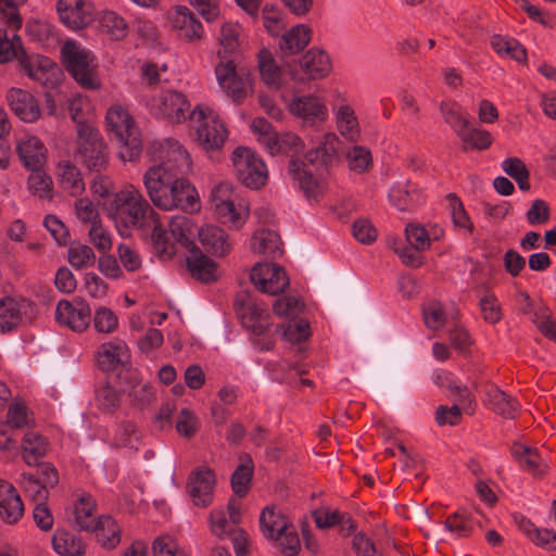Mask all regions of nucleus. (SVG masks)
<instances>
[{
	"label": "nucleus",
	"mask_w": 556,
	"mask_h": 556,
	"mask_svg": "<svg viewBox=\"0 0 556 556\" xmlns=\"http://www.w3.org/2000/svg\"><path fill=\"white\" fill-rule=\"evenodd\" d=\"M173 157L150 167L143 182L152 203L162 210L180 208L186 213L200 211V198L191 182L182 175L190 168L189 154L178 149Z\"/></svg>",
	"instance_id": "nucleus-1"
},
{
	"label": "nucleus",
	"mask_w": 556,
	"mask_h": 556,
	"mask_svg": "<svg viewBox=\"0 0 556 556\" xmlns=\"http://www.w3.org/2000/svg\"><path fill=\"white\" fill-rule=\"evenodd\" d=\"M338 142L339 139L334 134H327L324 142L305 154V162L293 157L289 161V174L299 182L301 190L308 200L318 201L319 197L324 194L325 188L307 166H316L319 178L328 173V169L337 162L336 144Z\"/></svg>",
	"instance_id": "nucleus-2"
},
{
	"label": "nucleus",
	"mask_w": 556,
	"mask_h": 556,
	"mask_svg": "<svg viewBox=\"0 0 556 556\" xmlns=\"http://www.w3.org/2000/svg\"><path fill=\"white\" fill-rule=\"evenodd\" d=\"M108 216L122 236L131 228H143L154 222L157 214L138 190L119 191L106 206Z\"/></svg>",
	"instance_id": "nucleus-3"
},
{
	"label": "nucleus",
	"mask_w": 556,
	"mask_h": 556,
	"mask_svg": "<svg viewBox=\"0 0 556 556\" xmlns=\"http://www.w3.org/2000/svg\"><path fill=\"white\" fill-rule=\"evenodd\" d=\"M106 128L121 143L119 157L134 161L142 151L140 131L130 114L119 105H113L106 112Z\"/></svg>",
	"instance_id": "nucleus-4"
},
{
	"label": "nucleus",
	"mask_w": 556,
	"mask_h": 556,
	"mask_svg": "<svg viewBox=\"0 0 556 556\" xmlns=\"http://www.w3.org/2000/svg\"><path fill=\"white\" fill-rule=\"evenodd\" d=\"M64 68L84 89L97 90L101 83L97 73L98 64L94 55L74 41H67L61 49Z\"/></svg>",
	"instance_id": "nucleus-5"
},
{
	"label": "nucleus",
	"mask_w": 556,
	"mask_h": 556,
	"mask_svg": "<svg viewBox=\"0 0 556 556\" xmlns=\"http://www.w3.org/2000/svg\"><path fill=\"white\" fill-rule=\"evenodd\" d=\"M219 87L237 104L253 92V78L250 70L239 67L232 58L219 59L215 66Z\"/></svg>",
	"instance_id": "nucleus-6"
},
{
	"label": "nucleus",
	"mask_w": 556,
	"mask_h": 556,
	"mask_svg": "<svg viewBox=\"0 0 556 556\" xmlns=\"http://www.w3.org/2000/svg\"><path fill=\"white\" fill-rule=\"evenodd\" d=\"M189 119L194 126V141L204 151H218L223 148L227 129L216 118L208 117L201 105H197L190 113Z\"/></svg>",
	"instance_id": "nucleus-7"
},
{
	"label": "nucleus",
	"mask_w": 556,
	"mask_h": 556,
	"mask_svg": "<svg viewBox=\"0 0 556 556\" xmlns=\"http://www.w3.org/2000/svg\"><path fill=\"white\" fill-rule=\"evenodd\" d=\"M233 307L242 326L254 334L263 336L269 330L271 323L267 306L257 302L250 292L237 293Z\"/></svg>",
	"instance_id": "nucleus-8"
},
{
	"label": "nucleus",
	"mask_w": 556,
	"mask_h": 556,
	"mask_svg": "<svg viewBox=\"0 0 556 556\" xmlns=\"http://www.w3.org/2000/svg\"><path fill=\"white\" fill-rule=\"evenodd\" d=\"M232 163L238 180L248 188L260 189L267 180L265 163L245 147L232 152Z\"/></svg>",
	"instance_id": "nucleus-9"
},
{
	"label": "nucleus",
	"mask_w": 556,
	"mask_h": 556,
	"mask_svg": "<svg viewBox=\"0 0 556 556\" xmlns=\"http://www.w3.org/2000/svg\"><path fill=\"white\" fill-rule=\"evenodd\" d=\"M78 138L77 154L80 156L83 165L94 173L105 170L109 164V153L99 131L93 127H83L78 131Z\"/></svg>",
	"instance_id": "nucleus-10"
},
{
	"label": "nucleus",
	"mask_w": 556,
	"mask_h": 556,
	"mask_svg": "<svg viewBox=\"0 0 556 556\" xmlns=\"http://www.w3.org/2000/svg\"><path fill=\"white\" fill-rule=\"evenodd\" d=\"M34 58L28 55L22 46V39L14 34L11 39L8 38L7 30L0 28V63L11 60H17L21 70L30 78L42 80L46 76V64L36 65Z\"/></svg>",
	"instance_id": "nucleus-11"
},
{
	"label": "nucleus",
	"mask_w": 556,
	"mask_h": 556,
	"mask_svg": "<svg viewBox=\"0 0 556 556\" xmlns=\"http://www.w3.org/2000/svg\"><path fill=\"white\" fill-rule=\"evenodd\" d=\"M215 485V471L210 467L200 466L190 472L188 477L187 491L195 506L207 507L213 502Z\"/></svg>",
	"instance_id": "nucleus-12"
},
{
	"label": "nucleus",
	"mask_w": 556,
	"mask_h": 556,
	"mask_svg": "<svg viewBox=\"0 0 556 556\" xmlns=\"http://www.w3.org/2000/svg\"><path fill=\"white\" fill-rule=\"evenodd\" d=\"M250 278L260 291L271 295L283 292L289 286L286 270L276 264H255L251 270Z\"/></svg>",
	"instance_id": "nucleus-13"
},
{
	"label": "nucleus",
	"mask_w": 556,
	"mask_h": 556,
	"mask_svg": "<svg viewBox=\"0 0 556 556\" xmlns=\"http://www.w3.org/2000/svg\"><path fill=\"white\" fill-rule=\"evenodd\" d=\"M56 320L77 332L88 328L91 321V308L83 299L74 302L61 300L55 308Z\"/></svg>",
	"instance_id": "nucleus-14"
},
{
	"label": "nucleus",
	"mask_w": 556,
	"mask_h": 556,
	"mask_svg": "<svg viewBox=\"0 0 556 556\" xmlns=\"http://www.w3.org/2000/svg\"><path fill=\"white\" fill-rule=\"evenodd\" d=\"M61 22L72 29H81L93 22V7L85 0H59Z\"/></svg>",
	"instance_id": "nucleus-15"
},
{
	"label": "nucleus",
	"mask_w": 556,
	"mask_h": 556,
	"mask_svg": "<svg viewBox=\"0 0 556 556\" xmlns=\"http://www.w3.org/2000/svg\"><path fill=\"white\" fill-rule=\"evenodd\" d=\"M186 263L191 277L203 283H213L219 278L217 263L205 255L197 245L190 249Z\"/></svg>",
	"instance_id": "nucleus-16"
},
{
	"label": "nucleus",
	"mask_w": 556,
	"mask_h": 556,
	"mask_svg": "<svg viewBox=\"0 0 556 556\" xmlns=\"http://www.w3.org/2000/svg\"><path fill=\"white\" fill-rule=\"evenodd\" d=\"M289 111L311 126L326 121L328 116L326 105L314 96L294 98L289 105Z\"/></svg>",
	"instance_id": "nucleus-17"
},
{
	"label": "nucleus",
	"mask_w": 556,
	"mask_h": 556,
	"mask_svg": "<svg viewBox=\"0 0 556 556\" xmlns=\"http://www.w3.org/2000/svg\"><path fill=\"white\" fill-rule=\"evenodd\" d=\"M7 99L13 113L23 122L33 123L39 118L40 106L30 92L12 88L9 90Z\"/></svg>",
	"instance_id": "nucleus-18"
},
{
	"label": "nucleus",
	"mask_w": 556,
	"mask_h": 556,
	"mask_svg": "<svg viewBox=\"0 0 556 556\" xmlns=\"http://www.w3.org/2000/svg\"><path fill=\"white\" fill-rule=\"evenodd\" d=\"M23 514L24 504L15 486L0 480V518L8 525H14Z\"/></svg>",
	"instance_id": "nucleus-19"
},
{
	"label": "nucleus",
	"mask_w": 556,
	"mask_h": 556,
	"mask_svg": "<svg viewBox=\"0 0 556 556\" xmlns=\"http://www.w3.org/2000/svg\"><path fill=\"white\" fill-rule=\"evenodd\" d=\"M159 113L173 123H181L189 118L190 103L179 91H166L160 100Z\"/></svg>",
	"instance_id": "nucleus-20"
},
{
	"label": "nucleus",
	"mask_w": 556,
	"mask_h": 556,
	"mask_svg": "<svg viewBox=\"0 0 556 556\" xmlns=\"http://www.w3.org/2000/svg\"><path fill=\"white\" fill-rule=\"evenodd\" d=\"M128 348L122 340L105 342L97 353L98 366L102 371H111L129 363Z\"/></svg>",
	"instance_id": "nucleus-21"
},
{
	"label": "nucleus",
	"mask_w": 556,
	"mask_h": 556,
	"mask_svg": "<svg viewBox=\"0 0 556 556\" xmlns=\"http://www.w3.org/2000/svg\"><path fill=\"white\" fill-rule=\"evenodd\" d=\"M172 24L178 35L188 41H197L202 38V24L187 7H177L172 15Z\"/></svg>",
	"instance_id": "nucleus-22"
},
{
	"label": "nucleus",
	"mask_w": 556,
	"mask_h": 556,
	"mask_svg": "<svg viewBox=\"0 0 556 556\" xmlns=\"http://www.w3.org/2000/svg\"><path fill=\"white\" fill-rule=\"evenodd\" d=\"M302 72L308 79H321L331 71L330 59L323 50L312 48L299 61Z\"/></svg>",
	"instance_id": "nucleus-23"
},
{
	"label": "nucleus",
	"mask_w": 556,
	"mask_h": 556,
	"mask_svg": "<svg viewBox=\"0 0 556 556\" xmlns=\"http://www.w3.org/2000/svg\"><path fill=\"white\" fill-rule=\"evenodd\" d=\"M312 29L304 24H298L286 31L279 40L282 58L300 53L311 41Z\"/></svg>",
	"instance_id": "nucleus-24"
},
{
	"label": "nucleus",
	"mask_w": 556,
	"mask_h": 556,
	"mask_svg": "<svg viewBox=\"0 0 556 556\" xmlns=\"http://www.w3.org/2000/svg\"><path fill=\"white\" fill-rule=\"evenodd\" d=\"M17 154L27 169L43 167L47 160V149L37 137H28L17 144Z\"/></svg>",
	"instance_id": "nucleus-25"
},
{
	"label": "nucleus",
	"mask_w": 556,
	"mask_h": 556,
	"mask_svg": "<svg viewBox=\"0 0 556 556\" xmlns=\"http://www.w3.org/2000/svg\"><path fill=\"white\" fill-rule=\"evenodd\" d=\"M199 238L207 252L215 256H225L230 252L231 243L227 232L213 225H206L199 230Z\"/></svg>",
	"instance_id": "nucleus-26"
},
{
	"label": "nucleus",
	"mask_w": 556,
	"mask_h": 556,
	"mask_svg": "<svg viewBox=\"0 0 556 556\" xmlns=\"http://www.w3.org/2000/svg\"><path fill=\"white\" fill-rule=\"evenodd\" d=\"M289 521L286 516L275 507H265L260 516V527L263 535L268 540H278L288 530Z\"/></svg>",
	"instance_id": "nucleus-27"
},
{
	"label": "nucleus",
	"mask_w": 556,
	"mask_h": 556,
	"mask_svg": "<svg viewBox=\"0 0 556 556\" xmlns=\"http://www.w3.org/2000/svg\"><path fill=\"white\" fill-rule=\"evenodd\" d=\"M239 459L241 463L232 472L230 483L233 493L239 497H243L251 489V482L254 475V462L248 453L241 454Z\"/></svg>",
	"instance_id": "nucleus-28"
},
{
	"label": "nucleus",
	"mask_w": 556,
	"mask_h": 556,
	"mask_svg": "<svg viewBox=\"0 0 556 556\" xmlns=\"http://www.w3.org/2000/svg\"><path fill=\"white\" fill-rule=\"evenodd\" d=\"M88 532H94L97 541L106 549H114L121 542V529L108 515L100 516L94 523V529Z\"/></svg>",
	"instance_id": "nucleus-29"
},
{
	"label": "nucleus",
	"mask_w": 556,
	"mask_h": 556,
	"mask_svg": "<svg viewBox=\"0 0 556 556\" xmlns=\"http://www.w3.org/2000/svg\"><path fill=\"white\" fill-rule=\"evenodd\" d=\"M251 248L254 252L276 258L282 255V242L276 231L260 229L252 237Z\"/></svg>",
	"instance_id": "nucleus-30"
},
{
	"label": "nucleus",
	"mask_w": 556,
	"mask_h": 556,
	"mask_svg": "<svg viewBox=\"0 0 556 556\" xmlns=\"http://www.w3.org/2000/svg\"><path fill=\"white\" fill-rule=\"evenodd\" d=\"M510 452L519 465L535 477H541L546 469L536 450L515 442Z\"/></svg>",
	"instance_id": "nucleus-31"
},
{
	"label": "nucleus",
	"mask_w": 556,
	"mask_h": 556,
	"mask_svg": "<svg viewBox=\"0 0 556 556\" xmlns=\"http://www.w3.org/2000/svg\"><path fill=\"white\" fill-rule=\"evenodd\" d=\"M22 448L23 459L28 466H31V464H38L40 458L46 456L48 442L40 433L29 431L23 437Z\"/></svg>",
	"instance_id": "nucleus-32"
},
{
	"label": "nucleus",
	"mask_w": 556,
	"mask_h": 556,
	"mask_svg": "<svg viewBox=\"0 0 556 556\" xmlns=\"http://www.w3.org/2000/svg\"><path fill=\"white\" fill-rule=\"evenodd\" d=\"M96 501L89 494L81 495L75 503V523L79 530L89 531L94 529L97 519L92 517L96 510Z\"/></svg>",
	"instance_id": "nucleus-33"
},
{
	"label": "nucleus",
	"mask_w": 556,
	"mask_h": 556,
	"mask_svg": "<svg viewBox=\"0 0 556 556\" xmlns=\"http://www.w3.org/2000/svg\"><path fill=\"white\" fill-rule=\"evenodd\" d=\"M258 68L263 81L276 89L280 88V75L282 70L276 64L271 52L263 49L258 54Z\"/></svg>",
	"instance_id": "nucleus-34"
},
{
	"label": "nucleus",
	"mask_w": 556,
	"mask_h": 556,
	"mask_svg": "<svg viewBox=\"0 0 556 556\" xmlns=\"http://www.w3.org/2000/svg\"><path fill=\"white\" fill-rule=\"evenodd\" d=\"M52 544L61 556H83L86 549L81 539L68 532L54 534Z\"/></svg>",
	"instance_id": "nucleus-35"
},
{
	"label": "nucleus",
	"mask_w": 556,
	"mask_h": 556,
	"mask_svg": "<svg viewBox=\"0 0 556 556\" xmlns=\"http://www.w3.org/2000/svg\"><path fill=\"white\" fill-rule=\"evenodd\" d=\"M151 240L159 257L169 260L176 254L175 243L172 242L168 231L162 228L157 217L153 222Z\"/></svg>",
	"instance_id": "nucleus-36"
},
{
	"label": "nucleus",
	"mask_w": 556,
	"mask_h": 556,
	"mask_svg": "<svg viewBox=\"0 0 556 556\" xmlns=\"http://www.w3.org/2000/svg\"><path fill=\"white\" fill-rule=\"evenodd\" d=\"M240 26L237 23H224L220 30L219 42L222 49L217 51L218 59L231 58L239 47Z\"/></svg>",
	"instance_id": "nucleus-37"
},
{
	"label": "nucleus",
	"mask_w": 556,
	"mask_h": 556,
	"mask_svg": "<svg viewBox=\"0 0 556 556\" xmlns=\"http://www.w3.org/2000/svg\"><path fill=\"white\" fill-rule=\"evenodd\" d=\"M490 402L493 410L504 418H515L519 409V403L498 388H493L490 393Z\"/></svg>",
	"instance_id": "nucleus-38"
},
{
	"label": "nucleus",
	"mask_w": 556,
	"mask_h": 556,
	"mask_svg": "<svg viewBox=\"0 0 556 556\" xmlns=\"http://www.w3.org/2000/svg\"><path fill=\"white\" fill-rule=\"evenodd\" d=\"M59 178L65 189H70L72 194L81 193L85 190V184L80 170L71 162L59 164Z\"/></svg>",
	"instance_id": "nucleus-39"
},
{
	"label": "nucleus",
	"mask_w": 556,
	"mask_h": 556,
	"mask_svg": "<svg viewBox=\"0 0 556 556\" xmlns=\"http://www.w3.org/2000/svg\"><path fill=\"white\" fill-rule=\"evenodd\" d=\"M21 312L15 300L5 298L0 300V331L10 332L21 323Z\"/></svg>",
	"instance_id": "nucleus-40"
},
{
	"label": "nucleus",
	"mask_w": 556,
	"mask_h": 556,
	"mask_svg": "<svg viewBox=\"0 0 556 556\" xmlns=\"http://www.w3.org/2000/svg\"><path fill=\"white\" fill-rule=\"evenodd\" d=\"M67 260L74 268L83 269L96 263V254L89 245L73 242L67 251Z\"/></svg>",
	"instance_id": "nucleus-41"
},
{
	"label": "nucleus",
	"mask_w": 556,
	"mask_h": 556,
	"mask_svg": "<svg viewBox=\"0 0 556 556\" xmlns=\"http://www.w3.org/2000/svg\"><path fill=\"white\" fill-rule=\"evenodd\" d=\"M31 174L28 177L27 185L28 189L37 194L40 199L52 198V179L43 170V167L37 169H30Z\"/></svg>",
	"instance_id": "nucleus-42"
},
{
	"label": "nucleus",
	"mask_w": 556,
	"mask_h": 556,
	"mask_svg": "<svg viewBox=\"0 0 556 556\" xmlns=\"http://www.w3.org/2000/svg\"><path fill=\"white\" fill-rule=\"evenodd\" d=\"M440 111L445 123L454 129L458 137L470 125L468 117L457 110L455 102H442Z\"/></svg>",
	"instance_id": "nucleus-43"
},
{
	"label": "nucleus",
	"mask_w": 556,
	"mask_h": 556,
	"mask_svg": "<svg viewBox=\"0 0 556 556\" xmlns=\"http://www.w3.org/2000/svg\"><path fill=\"white\" fill-rule=\"evenodd\" d=\"M338 128L340 134L351 141H356L359 131L357 118L354 111L349 105H342L338 112Z\"/></svg>",
	"instance_id": "nucleus-44"
},
{
	"label": "nucleus",
	"mask_w": 556,
	"mask_h": 556,
	"mask_svg": "<svg viewBox=\"0 0 556 556\" xmlns=\"http://www.w3.org/2000/svg\"><path fill=\"white\" fill-rule=\"evenodd\" d=\"M277 328H281L283 338L292 343H301L311 336L309 324L303 318L292 319L286 326L281 325Z\"/></svg>",
	"instance_id": "nucleus-45"
},
{
	"label": "nucleus",
	"mask_w": 556,
	"mask_h": 556,
	"mask_svg": "<svg viewBox=\"0 0 556 556\" xmlns=\"http://www.w3.org/2000/svg\"><path fill=\"white\" fill-rule=\"evenodd\" d=\"M406 187L409 185L407 184ZM391 199L399 210L407 211L419 204L422 201V195L416 188H405L393 190Z\"/></svg>",
	"instance_id": "nucleus-46"
},
{
	"label": "nucleus",
	"mask_w": 556,
	"mask_h": 556,
	"mask_svg": "<svg viewBox=\"0 0 556 556\" xmlns=\"http://www.w3.org/2000/svg\"><path fill=\"white\" fill-rule=\"evenodd\" d=\"M96 401L99 408L113 412L119 406L121 392H117L112 386L105 382L96 390Z\"/></svg>",
	"instance_id": "nucleus-47"
},
{
	"label": "nucleus",
	"mask_w": 556,
	"mask_h": 556,
	"mask_svg": "<svg viewBox=\"0 0 556 556\" xmlns=\"http://www.w3.org/2000/svg\"><path fill=\"white\" fill-rule=\"evenodd\" d=\"M425 324L428 328L438 330L445 324V312L441 302L432 300L422 307Z\"/></svg>",
	"instance_id": "nucleus-48"
},
{
	"label": "nucleus",
	"mask_w": 556,
	"mask_h": 556,
	"mask_svg": "<svg viewBox=\"0 0 556 556\" xmlns=\"http://www.w3.org/2000/svg\"><path fill=\"white\" fill-rule=\"evenodd\" d=\"M215 212L222 223H229L237 229L244 224L247 217V214L237 211L233 201L226 202L220 200L219 204L215 206Z\"/></svg>",
	"instance_id": "nucleus-49"
},
{
	"label": "nucleus",
	"mask_w": 556,
	"mask_h": 556,
	"mask_svg": "<svg viewBox=\"0 0 556 556\" xmlns=\"http://www.w3.org/2000/svg\"><path fill=\"white\" fill-rule=\"evenodd\" d=\"M460 140L472 149L485 150L492 144V136L489 131L472 128L470 125L460 134Z\"/></svg>",
	"instance_id": "nucleus-50"
},
{
	"label": "nucleus",
	"mask_w": 556,
	"mask_h": 556,
	"mask_svg": "<svg viewBox=\"0 0 556 556\" xmlns=\"http://www.w3.org/2000/svg\"><path fill=\"white\" fill-rule=\"evenodd\" d=\"M93 325L98 332L111 333L118 327V318L114 312L105 306L96 309Z\"/></svg>",
	"instance_id": "nucleus-51"
},
{
	"label": "nucleus",
	"mask_w": 556,
	"mask_h": 556,
	"mask_svg": "<svg viewBox=\"0 0 556 556\" xmlns=\"http://www.w3.org/2000/svg\"><path fill=\"white\" fill-rule=\"evenodd\" d=\"M21 485L29 497L37 503L49 498V490L34 478L33 472L21 475Z\"/></svg>",
	"instance_id": "nucleus-52"
},
{
	"label": "nucleus",
	"mask_w": 556,
	"mask_h": 556,
	"mask_svg": "<svg viewBox=\"0 0 556 556\" xmlns=\"http://www.w3.org/2000/svg\"><path fill=\"white\" fill-rule=\"evenodd\" d=\"M36 467V472H33L34 478L40 482L46 489L54 488L60 481L58 469L48 462H38L31 464L30 467Z\"/></svg>",
	"instance_id": "nucleus-53"
},
{
	"label": "nucleus",
	"mask_w": 556,
	"mask_h": 556,
	"mask_svg": "<svg viewBox=\"0 0 556 556\" xmlns=\"http://www.w3.org/2000/svg\"><path fill=\"white\" fill-rule=\"evenodd\" d=\"M407 242L416 250H426L430 247V237L420 224L409 223L405 228Z\"/></svg>",
	"instance_id": "nucleus-54"
},
{
	"label": "nucleus",
	"mask_w": 556,
	"mask_h": 556,
	"mask_svg": "<svg viewBox=\"0 0 556 556\" xmlns=\"http://www.w3.org/2000/svg\"><path fill=\"white\" fill-rule=\"evenodd\" d=\"M117 384L121 388L119 392L132 391L135 388L139 387L141 383V378L138 369L131 367L129 363L125 364L119 368L116 375Z\"/></svg>",
	"instance_id": "nucleus-55"
},
{
	"label": "nucleus",
	"mask_w": 556,
	"mask_h": 556,
	"mask_svg": "<svg viewBox=\"0 0 556 556\" xmlns=\"http://www.w3.org/2000/svg\"><path fill=\"white\" fill-rule=\"evenodd\" d=\"M176 430L184 438L190 439L199 430L198 418L189 408H182L176 421Z\"/></svg>",
	"instance_id": "nucleus-56"
},
{
	"label": "nucleus",
	"mask_w": 556,
	"mask_h": 556,
	"mask_svg": "<svg viewBox=\"0 0 556 556\" xmlns=\"http://www.w3.org/2000/svg\"><path fill=\"white\" fill-rule=\"evenodd\" d=\"M304 309V303L295 296H283L275 300L273 311L278 316L294 317Z\"/></svg>",
	"instance_id": "nucleus-57"
},
{
	"label": "nucleus",
	"mask_w": 556,
	"mask_h": 556,
	"mask_svg": "<svg viewBox=\"0 0 556 556\" xmlns=\"http://www.w3.org/2000/svg\"><path fill=\"white\" fill-rule=\"evenodd\" d=\"M354 238L363 243L370 244L377 239V229L368 218H358L352 225Z\"/></svg>",
	"instance_id": "nucleus-58"
},
{
	"label": "nucleus",
	"mask_w": 556,
	"mask_h": 556,
	"mask_svg": "<svg viewBox=\"0 0 556 556\" xmlns=\"http://www.w3.org/2000/svg\"><path fill=\"white\" fill-rule=\"evenodd\" d=\"M270 149L276 152H283V153H300L303 150V143L301 138L291 132H287L281 135L280 137H277L273 146H270Z\"/></svg>",
	"instance_id": "nucleus-59"
},
{
	"label": "nucleus",
	"mask_w": 556,
	"mask_h": 556,
	"mask_svg": "<svg viewBox=\"0 0 556 556\" xmlns=\"http://www.w3.org/2000/svg\"><path fill=\"white\" fill-rule=\"evenodd\" d=\"M447 200L450 201L454 225L457 227L466 228L469 232H471L473 230V225L470 222V218L465 211L459 198L455 193H450L447 194Z\"/></svg>",
	"instance_id": "nucleus-60"
},
{
	"label": "nucleus",
	"mask_w": 556,
	"mask_h": 556,
	"mask_svg": "<svg viewBox=\"0 0 556 556\" xmlns=\"http://www.w3.org/2000/svg\"><path fill=\"white\" fill-rule=\"evenodd\" d=\"M446 388L455 396V401L458 405L463 406L464 412L472 415L476 401L469 389L466 386L456 384L455 382H448Z\"/></svg>",
	"instance_id": "nucleus-61"
},
{
	"label": "nucleus",
	"mask_w": 556,
	"mask_h": 556,
	"mask_svg": "<svg viewBox=\"0 0 556 556\" xmlns=\"http://www.w3.org/2000/svg\"><path fill=\"white\" fill-rule=\"evenodd\" d=\"M350 168L359 173L368 170L371 166L372 157L368 149L355 146L348 154Z\"/></svg>",
	"instance_id": "nucleus-62"
},
{
	"label": "nucleus",
	"mask_w": 556,
	"mask_h": 556,
	"mask_svg": "<svg viewBox=\"0 0 556 556\" xmlns=\"http://www.w3.org/2000/svg\"><path fill=\"white\" fill-rule=\"evenodd\" d=\"M463 412V406L458 404H454L451 407L440 405L435 410V421L440 426H456L462 421Z\"/></svg>",
	"instance_id": "nucleus-63"
},
{
	"label": "nucleus",
	"mask_w": 556,
	"mask_h": 556,
	"mask_svg": "<svg viewBox=\"0 0 556 556\" xmlns=\"http://www.w3.org/2000/svg\"><path fill=\"white\" fill-rule=\"evenodd\" d=\"M526 217L528 223L532 226L546 224L551 217V210L548 204L541 199L534 200L531 203Z\"/></svg>",
	"instance_id": "nucleus-64"
}]
</instances>
